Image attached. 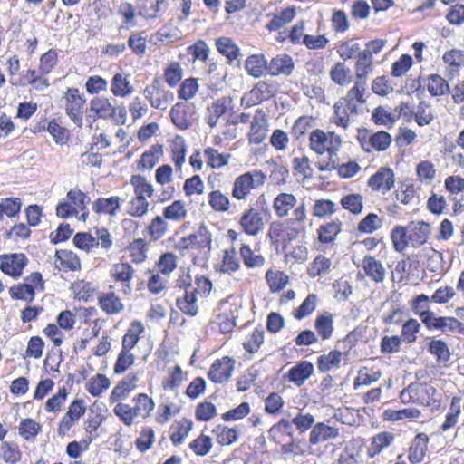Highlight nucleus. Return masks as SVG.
<instances>
[{
  "mask_svg": "<svg viewBox=\"0 0 464 464\" xmlns=\"http://www.w3.org/2000/svg\"><path fill=\"white\" fill-rule=\"evenodd\" d=\"M431 302V297L424 294L418 295L411 300V308L412 312L420 317L424 324L425 322H428L434 314V313L430 311Z\"/></svg>",
  "mask_w": 464,
  "mask_h": 464,
  "instance_id": "obj_28",
  "label": "nucleus"
},
{
  "mask_svg": "<svg viewBox=\"0 0 464 464\" xmlns=\"http://www.w3.org/2000/svg\"><path fill=\"white\" fill-rule=\"evenodd\" d=\"M372 189L386 193L394 186V172L387 167L380 168L368 180Z\"/></svg>",
  "mask_w": 464,
  "mask_h": 464,
  "instance_id": "obj_17",
  "label": "nucleus"
},
{
  "mask_svg": "<svg viewBox=\"0 0 464 464\" xmlns=\"http://www.w3.org/2000/svg\"><path fill=\"white\" fill-rule=\"evenodd\" d=\"M392 241L396 251L402 252L410 243L407 227L396 226L391 234Z\"/></svg>",
  "mask_w": 464,
  "mask_h": 464,
  "instance_id": "obj_52",
  "label": "nucleus"
},
{
  "mask_svg": "<svg viewBox=\"0 0 464 464\" xmlns=\"http://www.w3.org/2000/svg\"><path fill=\"white\" fill-rule=\"evenodd\" d=\"M111 92L116 97L125 98L131 95L134 88L130 83V77L123 72H117L111 82Z\"/></svg>",
  "mask_w": 464,
  "mask_h": 464,
  "instance_id": "obj_26",
  "label": "nucleus"
},
{
  "mask_svg": "<svg viewBox=\"0 0 464 464\" xmlns=\"http://www.w3.org/2000/svg\"><path fill=\"white\" fill-rule=\"evenodd\" d=\"M27 263L28 258L23 253L0 255L1 271L14 278L21 276Z\"/></svg>",
  "mask_w": 464,
  "mask_h": 464,
  "instance_id": "obj_9",
  "label": "nucleus"
},
{
  "mask_svg": "<svg viewBox=\"0 0 464 464\" xmlns=\"http://www.w3.org/2000/svg\"><path fill=\"white\" fill-rule=\"evenodd\" d=\"M85 411L83 400H74L60 421L58 434L63 437L85 413Z\"/></svg>",
  "mask_w": 464,
  "mask_h": 464,
  "instance_id": "obj_10",
  "label": "nucleus"
},
{
  "mask_svg": "<svg viewBox=\"0 0 464 464\" xmlns=\"http://www.w3.org/2000/svg\"><path fill=\"white\" fill-rule=\"evenodd\" d=\"M204 156L208 166L212 169H219L228 163L229 154H221L214 148H207L204 150Z\"/></svg>",
  "mask_w": 464,
  "mask_h": 464,
  "instance_id": "obj_53",
  "label": "nucleus"
},
{
  "mask_svg": "<svg viewBox=\"0 0 464 464\" xmlns=\"http://www.w3.org/2000/svg\"><path fill=\"white\" fill-rule=\"evenodd\" d=\"M193 115L192 106L185 102H177L169 111L173 124L179 130H187L191 126Z\"/></svg>",
  "mask_w": 464,
  "mask_h": 464,
  "instance_id": "obj_15",
  "label": "nucleus"
},
{
  "mask_svg": "<svg viewBox=\"0 0 464 464\" xmlns=\"http://www.w3.org/2000/svg\"><path fill=\"white\" fill-rule=\"evenodd\" d=\"M350 69L343 63H337L330 72L331 79L339 85H345L351 82Z\"/></svg>",
  "mask_w": 464,
  "mask_h": 464,
  "instance_id": "obj_64",
  "label": "nucleus"
},
{
  "mask_svg": "<svg viewBox=\"0 0 464 464\" xmlns=\"http://www.w3.org/2000/svg\"><path fill=\"white\" fill-rule=\"evenodd\" d=\"M130 184L134 188L135 197L150 198L153 195L154 189L152 185L140 175H133L130 179Z\"/></svg>",
  "mask_w": 464,
  "mask_h": 464,
  "instance_id": "obj_50",
  "label": "nucleus"
},
{
  "mask_svg": "<svg viewBox=\"0 0 464 464\" xmlns=\"http://www.w3.org/2000/svg\"><path fill=\"white\" fill-rule=\"evenodd\" d=\"M362 268L373 282L382 283L385 279L386 269L382 264L372 256H365L362 259Z\"/></svg>",
  "mask_w": 464,
  "mask_h": 464,
  "instance_id": "obj_25",
  "label": "nucleus"
},
{
  "mask_svg": "<svg viewBox=\"0 0 464 464\" xmlns=\"http://www.w3.org/2000/svg\"><path fill=\"white\" fill-rule=\"evenodd\" d=\"M428 330H440L442 333H454L458 331L464 334V324L455 317L435 316L433 314L428 322H425Z\"/></svg>",
  "mask_w": 464,
  "mask_h": 464,
  "instance_id": "obj_11",
  "label": "nucleus"
},
{
  "mask_svg": "<svg viewBox=\"0 0 464 464\" xmlns=\"http://www.w3.org/2000/svg\"><path fill=\"white\" fill-rule=\"evenodd\" d=\"M227 104L228 99L221 97L207 106L204 120L210 128H215L218 120L226 114Z\"/></svg>",
  "mask_w": 464,
  "mask_h": 464,
  "instance_id": "obj_19",
  "label": "nucleus"
},
{
  "mask_svg": "<svg viewBox=\"0 0 464 464\" xmlns=\"http://www.w3.org/2000/svg\"><path fill=\"white\" fill-rule=\"evenodd\" d=\"M218 51L226 56L229 62L237 60L240 54L239 48L231 38L220 37L216 41Z\"/></svg>",
  "mask_w": 464,
  "mask_h": 464,
  "instance_id": "obj_44",
  "label": "nucleus"
},
{
  "mask_svg": "<svg viewBox=\"0 0 464 464\" xmlns=\"http://www.w3.org/2000/svg\"><path fill=\"white\" fill-rule=\"evenodd\" d=\"M135 406L133 407L136 414L148 416L154 409L155 403L151 398L145 393H139L134 397Z\"/></svg>",
  "mask_w": 464,
  "mask_h": 464,
  "instance_id": "obj_61",
  "label": "nucleus"
},
{
  "mask_svg": "<svg viewBox=\"0 0 464 464\" xmlns=\"http://www.w3.org/2000/svg\"><path fill=\"white\" fill-rule=\"evenodd\" d=\"M297 199L291 193H280L278 194L273 202V207L276 214L279 218L286 217L289 211L296 205Z\"/></svg>",
  "mask_w": 464,
  "mask_h": 464,
  "instance_id": "obj_33",
  "label": "nucleus"
},
{
  "mask_svg": "<svg viewBox=\"0 0 464 464\" xmlns=\"http://www.w3.org/2000/svg\"><path fill=\"white\" fill-rule=\"evenodd\" d=\"M420 414V411L415 408H406L402 410L388 409L384 411L383 417L387 420L396 421L405 419H418Z\"/></svg>",
  "mask_w": 464,
  "mask_h": 464,
  "instance_id": "obj_49",
  "label": "nucleus"
},
{
  "mask_svg": "<svg viewBox=\"0 0 464 464\" xmlns=\"http://www.w3.org/2000/svg\"><path fill=\"white\" fill-rule=\"evenodd\" d=\"M372 119L377 125L392 127L398 120V115L390 107L378 106L373 110Z\"/></svg>",
  "mask_w": 464,
  "mask_h": 464,
  "instance_id": "obj_42",
  "label": "nucleus"
},
{
  "mask_svg": "<svg viewBox=\"0 0 464 464\" xmlns=\"http://www.w3.org/2000/svg\"><path fill=\"white\" fill-rule=\"evenodd\" d=\"M234 365L235 361L228 356L218 359L210 366L208 378L213 382L221 383L230 378Z\"/></svg>",
  "mask_w": 464,
  "mask_h": 464,
  "instance_id": "obj_16",
  "label": "nucleus"
},
{
  "mask_svg": "<svg viewBox=\"0 0 464 464\" xmlns=\"http://www.w3.org/2000/svg\"><path fill=\"white\" fill-rule=\"evenodd\" d=\"M295 7H286L283 9L279 14H276L269 21L266 28L270 32L278 31L280 28L290 23L295 16Z\"/></svg>",
  "mask_w": 464,
  "mask_h": 464,
  "instance_id": "obj_41",
  "label": "nucleus"
},
{
  "mask_svg": "<svg viewBox=\"0 0 464 464\" xmlns=\"http://www.w3.org/2000/svg\"><path fill=\"white\" fill-rule=\"evenodd\" d=\"M341 226L342 223L339 219L320 226L317 229L318 240L323 244L334 242L341 232Z\"/></svg>",
  "mask_w": 464,
  "mask_h": 464,
  "instance_id": "obj_39",
  "label": "nucleus"
},
{
  "mask_svg": "<svg viewBox=\"0 0 464 464\" xmlns=\"http://www.w3.org/2000/svg\"><path fill=\"white\" fill-rule=\"evenodd\" d=\"M295 68L292 57L286 53L277 54L267 62V73L272 76H289Z\"/></svg>",
  "mask_w": 464,
  "mask_h": 464,
  "instance_id": "obj_18",
  "label": "nucleus"
},
{
  "mask_svg": "<svg viewBox=\"0 0 464 464\" xmlns=\"http://www.w3.org/2000/svg\"><path fill=\"white\" fill-rule=\"evenodd\" d=\"M144 332V326L140 321H134L130 324L127 333L122 337L121 350L131 352Z\"/></svg>",
  "mask_w": 464,
  "mask_h": 464,
  "instance_id": "obj_31",
  "label": "nucleus"
},
{
  "mask_svg": "<svg viewBox=\"0 0 464 464\" xmlns=\"http://www.w3.org/2000/svg\"><path fill=\"white\" fill-rule=\"evenodd\" d=\"M268 121L262 110H256L251 121L248 140L252 144H260L267 134Z\"/></svg>",
  "mask_w": 464,
  "mask_h": 464,
  "instance_id": "obj_12",
  "label": "nucleus"
},
{
  "mask_svg": "<svg viewBox=\"0 0 464 464\" xmlns=\"http://www.w3.org/2000/svg\"><path fill=\"white\" fill-rule=\"evenodd\" d=\"M110 384V380L104 374L98 373L86 383V390L92 396L98 397L109 389Z\"/></svg>",
  "mask_w": 464,
  "mask_h": 464,
  "instance_id": "obj_47",
  "label": "nucleus"
},
{
  "mask_svg": "<svg viewBox=\"0 0 464 464\" xmlns=\"http://www.w3.org/2000/svg\"><path fill=\"white\" fill-rule=\"evenodd\" d=\"M427 89L432 96H440L447 93L450 91V86L440 75L432 74L428 79Z\"/></svg>",
  "mask_w": 464,
  "mask_h": 464,
  "instance_id": "obj_55",
  "label": "nucleus"
},
{
  "mask_svg": "<svg viewBox=\"0 0 464 464\" xmlns=\"http://www.w3.org/2000/svg\"><path fill=\"white\" fill-rule=\"evenodd\" d=\"M281 453L285 459L304 456L308 450V444L304 439L292 437L288 443L281 445Z\"/></svg>",
  "mask_w": 464,
  "mask_h": 464,
  "instance_id": "obj_30",
  "label": "nucleus"
},
{
  "mask_svg": "<svg viewBox=\"0 0 464 464\" xmlns=\"http://www.w3.org/2000/svg\"><path fill=\"white\" fill-rule=\"evenodd\" d=\"M212 432L216 435L218 443L222 446L230 445L238 440L239 431L237 428L217 425Z\"/></svg>",
  "mask_w": 464,
  "mask_h": 464,
  "instance_id": "obj_43",
  "label": "nucleus"
},
{
  "mask_svg": "<svg viewBox=\"0 0 464 464\" xmlns=\"http://www.w3.org/2000/svg\"><path fill=\"white\" fill-rule=\"evenodd\" d=\"M394 434L389 431H382L372 437L367 450L369 457L373 458L380 454L394 441Z\"/></svg>",
  "mask_w": 464,
  "mask_h": 464,
  "instance_id": "obj_32",
  "label": "nucleus"
},
{
  "mask_svg": "<svg viewBox=\"0 0 464 464\" xmlns=\"http://www.w3.org/2000/svg\"><path fill=\"white\" fill-rule=\"evenodd\" d=\"M193 428V422L188 419H182L171 426L170 440L174 445L180 444L188 436Z\"/></svg>",
  "mask_w": 464,
  "mask_h": 464,
  "instance_id": "obj_40",
  "label": "nucleus"
},
{
  "mask_svg": "<svg viewBox=\"0 0 464 464\" xmlns=\"http://www.w3.org/2000/svg\"><path fill=\"white\" fill-rule=\"evenodd\" d=\"M239 254L244 265L248 268L260 267L265 263V258L261 255L254 253L247 245H242Z\"/></svg>",
  "mask_w": 464,
  "mask_h": 464,
  "instance_id": "obj_51",
  "label": "nucleus"
},
{
  "mask_svg": "<svg viewBox=\"0 0 464 464\" xmlns=\"http://www.w3.org/2000/svg\"><path fill=\"white\" fill-rule=\"evenodd\" d=\"M41 431V425L33 419L21 421L19 434L26 440H33Z\"/></svg>",
  "mask_w": 464,
  "mask_h": 464,
  "instance_id": "obj_63",
  "label": "nucleus"
},
{
  "mask_svg": "<svg viewBox=\"0 0 464 464\" xmlns=\"http://www.w3.org/2000/svg\"><path fill=\"white\" fill-rule=\"evenodd\" d=\"M143 94L152 108L163 111L174 99L173 92L164 89L159 78H154L151 83L144 88Z\"/></svg>",
  "mask_w": 464,
  "mask_h": 464,
  "instance_id": "obj_6",
  "label": "nucleus"
},
{
  "mask_svg": "<svg viewBox=\"0 0 464 464\" xmlns=\"http://www.w3.org/2000/svg\"><path fill=\"white\" fill-rule=\"evenodd\" d=\"M331 266V259L319 255L310 264L308 275L313 278L324 276L329 273Z\"/></svg>",
  "mask_w": 464,
  "mask_h": 464,
  "instance_id": "obj_48",
  "label": "nucleus"
},
{
  "mask_svg": "<svg viewBox=\"0 0 464 464\" xmlns=\"http://www.w3.org/2000/svg\"><path fill=\"white\" fill-rule=\"evenodd\" d=\"M177 306L182 313L190 316H195L198 314V308L194 292L187 291L183 298L177 300Z\"/></svg>",
  "mask_w": 464,
  "mask_h": 464,
  "instance_id": "obj_54",
  "label": "nucleus"
},
{
  "mask_svg": "<svg viewBox=\"0 0 464 464\" xmlns=\"http://www.w3.org/2000/svg\"><path fill=\"white\" fill-rule=\"evenodd\" d=\"M0 456L6 463L16 464L20 461L22 454L15 444L3 442L0 447Z\"/></svg>",
  "mask_w": 464,
  "mask_h": 464,
  "instance_id": "obj_62",
  "label": "nucleus"
},
{
  "mask_svg": "<svg viewBox=\"0 0 464 464\" xmlns=\"http://www.w3.org/2000/svg\"><path fill=\"white\" fill-rule=\"evenodd\" d=\"M334 109L332 122L343 129H347L351 122L355 121L358 115L357 104L351 103L346 100L339 99L334 103Z\"/></svg>",
  "mask_w": 464,
  "mask_h": 464,
  "instance_id": "obj_8",
  "label": "nucleus"
},
{
  "mask_svg": "<svg viewBox=\"0 0 464 464\" xmlns=\"http://www.w3.org/2000/svg\"><path fill=\"white\" fill-rule=\"evenodd\" d=\"M63 99L65 100V112L67 116L78 126L83 122V110L86 99L78 88H69Z\"/></svg>",
  "mask_w": 464,
  "mask_h": 464,
  "instance_id": "obj_7",
  "label": "nucleus"
},
{
  "mask_svg": "<svg viewBox=\"0 0 464 464\" xmlns=\"http://www.w3.org/2000/svg\"><path fill=\"white\" fill-rule=\"evenodd\" d=\"M461 397L454 396L451 399L448 412L445 416V420L441 424L440 429L443 432L455 427L459 422V418L461 413Z\"/></svg>",
  "mask_w": 464,
  "mask_h": 464,
  "instance_id": "obj_35",
  "label": "nucleus"
},
{
  "mask_svg": "<svg viewBox=\"0 0 464 464\" xmlns=\"http://www.w3.org/2000/svg\"><path fill=\"white\" fill-rule=\"evenodd\" d=\"M310 149L317 154L328 153V160L319 162L317 168L320 171H328L336 169L338 158L337 151L341 146V139L334 132H324L316 129L309 136Z\"/></svg>",
  "mask_w": 464,
  "mask_h": 464,
  "instance_id": "obj_1",
  "label": "nucleus"
},
{
  "mask_svg": "<svg viewBox=\"0 0 464 464\" xmlns=\"http://www.w3.org/2000/svg\"><path fill=\"white\" fill-rule=\"evenodd\" d=\"M56 267L64 271H76L80 268V259L76 254L69 250L56 251Z\"/></svg>",
  "mask_w": 464,
  "mask_h": 464,
  "instance_id": "obj_34",
  "label": "nucleus"
},
{
  "mask_svg": "<svg viewBox=\"0 0 464 464\" xmlns=\"http://www.w3.org/2000/svg\"><path fill=\"white\" fill-rule=\"evenodd\" d=\"M240 263L237 257L235 248L226 249L223 254L222 264L219 271L222 273L231 274L239 269Z\"/></svg>",
  "mask_w": 464,
  "mask_h": 464,
  "instance_id": "obj_56",
  "label": "nucleus"
},
{
  "mask_svg": "<svg viewBox=\"0 0 464 464\" xmlns=\"http://www.w3.org/2000/svg\"><path fill=\"white\" fill-rule=\"evenodd\" d=\"M314 328L322 340H328L334 333V316L325 312L318 315L314 321Z\"/></svg>",
  "mask_w": 464,
  "mask_h": 464,
  "instance_id": "obj_38",
  "label": "nucleus"
},
{
  "mask_svg": "<svg viewBox=\"0 0 464 464\" xmlns=\"http://www.w3.org/2000/svg\"><path fill=\"white\" fill-rule=\"evenodd\" d=\"M245 68L249 75L259 78L267 72V60L263 54L250 55L246 60Z\"/></svg>",
  "mask_w": 464,
  "mask_h": 464,
  "instance_id": "obj_37",
  "label": "nucleus"
},
{
  "mask_svg": "<svg viewBox=\"0 0 464 464\" xmlns=\"http://www.w3.org/2000/svg\"><path fill=\"white\" fill-rule=\"evenodd\" d=\"M329 422H317L314 425L309 433V443L311 445L335 440L340 436L339 429L336 426L329 425Z\"/></svg>",
  "mask_w": 464,
  "mask_h": 464,
  "instance_id": "obj_13",
  "label": "nucleus"
},
{
  "mask_svg": "<svg viewBox=\"0 0 464 464\" xmlns=\"http://www.w3.org/2000/svg\"><path fill=\"white\" fill-rule=\"evenodd\" d=\"M266 176L260 170H252L244 173L234 181L232 196L237 199H246L252 189L264 185Z\"/></svg>",
  "mask_w": 464,
  "mask_h": 464,
  "instance_id": "obj_4",
  "label": "nucleus"
},
{
  "mask_svg": "<svg viewBox=\"0 0 464 464\" xmlns=\"http://www.w3.org/2000/svg\"><path fill=\"white\" fill-rule=\"evenodd\" d=\"M166 9V0H137L135 6L129 3L121 4L119 14L124 18L125 24L135 25L137 24L136 16L154 19L160 17Z\"/></svg>",
  "mask_w": 464,
  "mask_h": 464,
  "instance_id": "obj_2",
  "label": "nucleus"
},
{
  "mask_svg": "<svg viewBox=\"0 0 464 464\" xmlns=\"http://www.w3.org/2000/svg\"><path fill=\"white\" fill-rule=\"evenodd\" d=\"M288 276L279 270L269 269L266 273V280L273 293L279 292L288 283Z\"/></svg>",
  "mask_w": 464,
  "mask_h": 464,
  "instance_id": "obj_46",
  "label": "nucleus"
},
{
  "mask_svg": "<svg viewBox=\"0 0 464 464\" xmlns=\"http://www.w3.org/2000/svg\"><path fill=\"white\" fill-rule=\"evenodd\" d=\"M414 397V403L438 410L440 406L441 393L430 383L413 382L411 388Z\"/></svg>",
  "mask_w": 464,
  "mask_h": 464,
  "instance_id": "obj_5",
  "label": "nucleus"
},
{
  "mask_svg": "<svg viewBox=\"0 0 464 464\" xmlns=\"http://www.w3.org/2000/svg\"><path fill=\"white\" fill-rule=\"evenodd\" d=\"M98 303L101 309L107 314H116L124 310V304L114 292L100 294Z\"/></svg>",
  "mask_w": 464,
  "mask_h": 464,
  "instance_id": "obj_27",
  "label": "nucleus"
},
{
  "mask_svg": "<svg viewBox=\"0 0 464 464\" xmlns=\"http://www.w3.org/2000/svg\"><path fill=\"white\" fill-rule=\"evenodd\" d=\"M111 275L115 281L124 284L122 292L125 295H130L132 292L130 282L133 277L134 269L130 264L124 262L114 264L111 269Z\"/></svg>",
  "mask_w": 464,
  "mask_h": 464,
  "instance_id": "obj_20",
  "label": "nucleus"
},
{
  "mask_svg": "<svg viewBox=\"0 0 464 464\" xmlns=\"http://www.w3.org/2000/svg\"><path fill=\"white\" fill-rule=\"evenodd\" d=\"M428 351L436 357L439 363H447L450 359V351L442 340H431L428 345Z\"/></svg>",
  "mask_w": 464,
  "mask_h": 464,
  "instance_id": "obj_45",
  "label": "nucleus"
},
{
  "mask_svg": "<svg viewBox=\"0 0 464 464\" xmlns=\"http://www.w3.org/2000/svg\"><path fill=\"white\" fill-rule=\"evenodd\" d=\"M314 365L308 361H302L293 366L287 373L289 382L296 386H302L304 382L313 374Z\"/></svg>",
  "mask_w": 464,
  "mask_h": 464,
  "instance_id": "obj_24",
  "label": "nucleus"
},
{
  "mask_svg": "<svg viewBox=\"0 0 464 464\" xmlns=\"http://www.w3.org/2000/svg\"><path fill=\"white\" fill-rule=\"evenodd\" d=\"M265 217V211L251 208L241 217L240 224L246 234L256 236L264 228Z\"/></svg>",
  "mask_w": 464,
  "mask_h": 464,
  "instance_id": "obj_14",
  "label": "nucleus"
},
{
  "mask_svg": "<svg viewBox=\"0 0 464 464\" xmlns=\"http://www.w3.org/2000/svg\"><path fill=\"white\" fill-rule=\"evenodd\" d=\"M113 412L126 426H131L138 416L133 407L122 402L115 405Z\"/></svg>",
  "mask_w": 464,
  "mask_h": 464,
  "instance_id": "obj_59",
  "label": "nucleus"
},
{
  "mask_svg": "<svg viewBox=\"0 0 464 464\" xmlns=\"http://www.w3.org/2000/svg\"><path fill=\"white\" fill-rule=\"evenodd\" d=\"M186 151L185 140L181 137H177L171 150L172 161L177 171L181 170L182 165L185 162Z\"/></svg>",
  "mask_w": 464,
  "mask_h": 464,
  "instance_id": "obj_58",
  "label": "nucleus"
},
{
  "mask_svg": "<svg viewBox=\"0 0 464 464\" xmlns=\"http://www.w3.org/2000/svg\"><path fill=\"white\" fill-rule=\"evenodd\" d=\"M212 235L206 225H200L198 228L188 237H182L177 245L180 251L197 250L204 259H207L211 250Z\"/></svg>",
  "mask_w": 464,
  "mask_h": 464,
  "instance_id": "obj_3",
  "label": "nucleus"
},
{
  "mask_svg": "<svg viewBox=\"0 0 464 464\" xmlns=\"http://www.w3.org/2000/svg\"><path fill=\"white\" fill-rule=\"evenodd\" d=\"M121 200L117 196L110 198H99L92 204V209L98 214H106L115 216L116 212L120 209Z\"/></svg>",
  "mask_w": 464,
  "mask_h": 464,
  "instance_id": "obj_29",
  "label": "nucleus"
},
{
  "mask_svg": "<svg viewBox=\"0 0 464 464\" xmlns=\"http://www.w3.org/2000/svg\"><path fill=\"white\" fill-rule=\"evenodd\" d=\"M429 437L425 433L417 434L411 442L408 459L411 463L421 462L428 450Z\"/></svg>",
  "mask_w": 464,
  "mask_h": 464,
  "instance_id": "obj_22",
  "label": "nucleus"
},
{
  "mask_svg": "<svg viewBox=\"0 0 464 464\" xmlns=\"http://www.w3.org/2000/svg\"><path fill=\"white\" fill-rule=\"evenodd\" d=\"M90 111L99 119H114L117 109L111 104L108 98L96 96L90 101Z\"/></svg>",
  "mask_w": 464,
  "mask_h": 464,
  "instance_id": "obj_21",
  "label": "nucleus"
},
{
  "mask_svg": "<svg viewBox=\"0 0 464 464\" xmlns=\"http://www.w3.org/2000/svg\"><path fill=\"white\" fill-rule=\"evenodd\" d=\"M183 77V70L178 62H170L164 70L165 82L170 87L179 84Z\"/></svg>",
  "mask_w": 464,
  "mask_h": 464,
  "instance_id": "obj_57",
  "label": "nucleus"
},
{
  "mask_svg": "<svg viewBox=\"0 0 464 464\" xmlns=\"http://www.w3.org/2000/svg\"><path fill=\"white\" fill-rule=\"evenodd\" d=\"M186 216L187 210L185 208V204L181 200H175L163 210L164 218L169 220L179 221L185 218Z\"/></svg>",
  "mask_w": 464,
  "mask_h": 464,
  "instance_id": "obj_60",
  "label": "nucleus"
},
{
  "mask_svg": "<svg viewBox=\"0 0 464 464\" xmlns=\"http://www.w3.org/2000/svg\"><path fill=\"white\" fill-rule=\"evenodd\" d=\"M409 240L413 247H419L429 239L430 225L424 221L411 222L408 227Z\"/></svg>",
  "mask_w": 464,
  "mask_h": 464,
  "instance_id": "obj_23",
  "label": "nucleus"
},
{
  "mask_svg": "<svg viewBox=\"0 0 464 464\" xmlns=\"http://www.w3.org/2000/svg\"><path fill=\"white\" fill-rule=\"evenodd\" d=\"M343 353L338 350H332L326 354L317 358V369L322 372L338 369L341 364Z\"/></svg>",
  "mask_w": 464,
  "mask_h": 464,
  "instance_id": "obj_36",
  "label": "nucleus"
}]
</instances>
